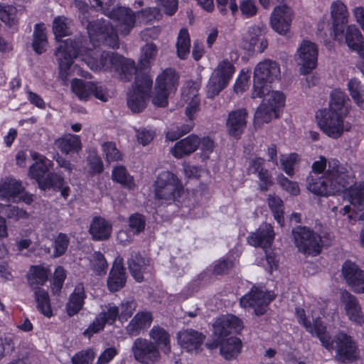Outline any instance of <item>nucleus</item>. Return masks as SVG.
<instances>
[{"instance_id":"f257e3e1","label":"nucleus","mask_w":364,"mask_h":364,"mask_svg":"<svg viewBox=\"0 0 364 364\" xmlns=\"http://www.w3.org/2000/svg\"><path fill=\"white\" fill-rule=\"evenodd\" d=\"M355 174L350 167L337 159L328 161L321 156L311 166V173L306 178L307 189L314 195L328 197L346 190V198L350 203L339 213L355 220L358 212L364 210V181L355 183Z\"/></svg>"},{"instance_id":"f03ea898","label":"nucleus","mask_w":364,"mask_h":364,"mask_svg":"<svg viewBox=\"0 0 364 364\" xmlns=\"http://www.w3.org/2000/svg\"><path fill=\"white\" fill-rule=\"evenodd\" d=\"M328 303L326 300L314 299L309 304L307 310L296 309V316L298 322L306 330L318 338L322 345L328 350L333 348V341L331 339L326 326L321 321L325 317Z\"/></svg>"},{"instance_id":"7ed1b4c3","label":"nucleus","mask_w":364,"mask_h":364,"mask_svg":"<svg viewBox=\"0 0 364 364\" xmlns=\"http://www.w3.org/2000/svg\"><path fill=\"white\" fill-rule=\"evenodd\" d=\"M85 60L91 70L115 72L122 82L130 81L134 75L136 78L138 75H146L137 71L134 60L113 52L103 51L99 57L87 56Z\"/></svg>"},{"instance_id":"20e7f679","label":"nucleus","mask_w":364,"mask_h":364,"mask_svg":"<svg viewBox=\"0 0 364 364\" xmlns=\"http://www.w3.org/2000/svg\"><path fill=\"white\" fill-rule=\"evenodd\" d=\"M281 68L279 64L273 60L265 59L258 63L253 73L252 98L264 97L269 91V85L279 80Z\"/></svg>"},{"instance_id":"39448f33","label":"nucleus","mask_w":364,"mask_h":364,"mask_svg":"<svg viewBox=\"0 0 364 364\" xmlns=\"http://www.w3.org/2000/svg\"><path fill=\"white\" fill-rule=\"evenodd\" d=\"M269 91L265 93V98L257 107L254 116V126L261 127L264 124L269 123L274 118L279 117L285 106L286 96L279 90Z\"/></svg>"},{"instance_id":"423d86ee","label":"nucleus","mask_w":364,"mask_h":364,"mask_svg":"<svg viewBox=\"0 0 364 364\" xmlns=\"http://www.w3.org/2000/svg\"><path fill=\"white\" fill-rule=\"evenodd\" d=\"M348 115L321 109L316 112V119L318 127L326 135L338 139L349 128L346 121Z\"/></svg>"},{"instance_id":"0eeeda50","label":"nucleus","mask_w":364,"mask_h":364,"mask_svg":"<svg viewBox=\"0 0 364 364\" xmlns=\"http://www.w3.org/2000/svg\"><path fill=\"white\" fill-rule=\"evenodd\" d=\"M153 85L148 75H138L135 78L133 90L127 94V106L134 113L141 112L146 107Z\"/></svg>"},{"instance_id":"6e6552de","label":"nucleus","mask_w":364,"mask_h":364,"mask_svg":"<svg viewBox=\"0 0 364 364\" xmlns=\"http://www.w3.org/2000/svg\"><path fill=\"white\" fill-rule=\"evenodd\" d=\"M318 46L308 40H303L299 45L294 58L299 72L302 75L311 73L318 65Z\"/></svg>"},{"instance_id":"1a4fd4ad","label":"nucleus","mask_w":364,"mask_h":364,"mask_svg":"<svg viewBox=\"0 0 364 364\" xmlns=\"http://www.w3.org/2000/svg\"><path fill=\"white\" fill-rule=\"evenodd\" d=\"M181 190L177 176L170 171L161 172L155 182V196L159 200H174Z\"/></svg>"},{"instance_id":"9d476101","label":"nucleus","mask_w":364,"mask_h":364,"mask_svg":"<svg viewBox=\"0 0 364 364\" xmlns=\"http://www.w3.org/2000/svg\"><path fill=\"white\" fill-rule=\"evenodd\" d=\"M294 242L299 250L311 255L321 251V238L309 228L297 227L292 230Z\"/></svg>"},{"instance_id":"9b49d317","label":"nucleus","mask_w":364,"mask_h":364,"mask_svg":"<svg viewBox=\"0 0 364 364\" xmlns=\"http://www.w3.org/2000/svg\"><path fill=\"white\" fill-rule=\"evenodd\" d=\"M205 346L228 359V316L223 315L218 318L213 324L211 339L205 343Z\"/></svg>"},{"instance_id":"f8f14e48","label":"nucleus","mask_w":364,"mask_h":364,"mask_svg":"<svg viewBox=\"0 0 364 364\" xmlns=\"http://www.w3.org/2000/svg\"><path fill=\"white\" fill-rule=\"evenodd\" d=\"M154 9L149 8L140 13L138 12L137 15H154ZM105 12L109 18L118 21L120 26V32L124 36L128 35L135 26L136 13L129 8L118 6L111 11L107 9Z\"/></svg>"},{"instance_id":"ddd939ff","label":"nucleus","mask_w":364,"mask_h":364,"mask_svg":"<svg viewBox=\"0 0 364 364\" xmlns=\"http://www.w3.org/2000/svg\"><path fill=\"white\" fill-rule=\"evenodd\" d=\"M275 294L271 291L253 287L250 291L240 299L242 306L252 307L257 315H262L267 311L269 303L275 298Z\"/></svg>"},{"instance_id":"4468645a","label":"nucleus","mask_w":364,"mask_h":364,"mask_svg":"<svg viewBox=\"0 0 364 364\" xmlns=\"http://www.w3.org/2000/svg\"><path fill=\"white\" fill-rule=\"evenodd\" d=\"M82 46L81 38H68L60 42L55 55L60 70L66 71L70 68Z\"/></svg>"},{"instance_id":"2eb2a0df","label":"nucleus","mask_w":364,"mask_h":364,"mask_svg":"<svg viewBox=\"0 0 364 364\" xmlns=\"http://www.w3.org/2000/svg\"><path fill=\"white\" fill-rule=\"evenodd\" d=\"M132 352L134 359L143 364H154L161 359V353L151 341L138 338L132 345Z\"/></svg>"},{"instance_id":"dca6fc26","label":"nucleus","mask_w":364,"mask_h":364,"mask_svg":"<svg viewBox=\"0 0 364 364\" xmlns=\"http://www.w3.org/2000/svg\"><path fill=\"white\" fill-rule=\"evenodd\" d=\"M73 92L80 99L87 100L90 95L102 102H107L109 95L107 90L100 83L73 79L71 82Z\"/></svg>"},{"instance_id":"f3484780","label":"nucleus","mask_w":364,"mask_h":364,"mask_svg":"<svg viewBox=\"0 0 364 364\" xmlns=\"http://www.w3.org/2000/svg\"><path fill=\"white\" fill-rule=\"evenodd\" d=\"M294 11L291 7L282 4L274 8L270 16L272 28L281 36H287L291 29Z\"/></svg>"},{"instance_id":"a211bd4d","label":"nucleus","mask_w":364,"mask_h":364,"mask_svg":"<svg viewBox=\"0 0 364 364\" xmlns=\"http://www.w3.org/2000/svg\"><path fill=\"white\" fill-rule=\"evenodd\" d=\"M334 342L336 348V360L342 363H351L357 358V346L350 336L339 333L335 336Z\"/></svg>"},{"instance_id":"6ab92c4d","label":"nucleus","mask_w":364,"mask_h":364,"mask_svg":"<svg viewBox=\"0 0 364 364\" xmlns=\"http://www.w3.org/2000/svg\"><path fill=\"white\" fill-rule=\"evenodd\" d=\"M341 272L346 282L354 292L364 293V272L355 262L346 261L342 266Z\"/></svg>"},{"instance_id":"aec40b11","label":"nucleus","mask_w":364,"mask_h":364,"mask_svg":"<svg viewBox=\"0 0 364 364\" xmlns=\"http://www.w3.org/2000/svg\"><path fill=\"white\" fill-rule=\"evenodd\" d=\"M332 19L333 33L336 41H341L340 36L343 33V26L348 23L349 13L346 5L341 1L332 2L330 6Z\"/></svg>"},{"instance_id":"412c9836","label":"nucleus","mask_w":364,"mask_h":364,"mask_svg":"<svg viewBox=\"0 0 364 364\" xmlns=\"http://www.w3.org/2000/svg\"><path fill=\"white\" fill-rule=\"evenodd\" d=\"M344 36V41L352 52L357 53L360 58L364 60V36L360 29L354 24H349L345 28L343 33L340 36L341 42Z\"/></svg>"},{"instance_id":"4be33fe9","label":"nucleus","mask_w":364,"mask_h":364,"mask_svg":"<svg viewBox=\"0 0 364 364\" xmlns=\"http://www.w3.org/2000/svg\"><path fill=\"white\" fill-rule=\"evenodd\" d=\"M228 82V60H224L212 73L206 86L207 95L213 98L218 95Z\"/></svg>"},{"instance_id":"5701e85b","label":"nucleus","mask_w":364,"mask_h":364,"mask_svg":"<svg viewBox=\"0 0 364 364\" xmlns=\"http://www.w3.org/2000/svg\"><path fill=\"white\" fill-rule=\"evenodd\" d=\"M118 316L119 317V307L109 304L107 311L100 313L84 331L83 335L88 338H91L94 333L103 330L106 323L112 324Z\"/></svg>"},{"instance_id":"b1692460","label":"nucleus","mask_w":364,"mask_h":364,"mask_svg":"<svg viewBox=\"0 0 364 364\" xmlns=\"http://www.w3.org/2000/svg\"><path fill=\"white\" fill-rule=\"evenodd\" d=\"M200 85L195 81L188 80L186 82L182 90V97L188 103L186 114L192 119V115L198 110L200 97L198 95Z\"/></svg>"},{"instance_id":"393cba45","label":"nucleus","mask_w":364,"mask_h":364,"mask_svg":"<svg viewBox=\"0 0 364 364\" xmlns=\"http://www.w3.org/2000/svg\"><path fill=\"white\" fill-rule=\"evenodd\" d=\"M340 299L344 306L345 314L348 318L355 323H363V317L361 307L356 297L346 290H341Z\"/></svg>"},{"instance_id":"a878e982","label":"nucleus","mask_w":364,"mask_h":364,"mask_svg":"<svg viewBox=\"0 0 364 364\" xmlns=\"http://www.w3.org/2000/svg\"><path fill=\"white\" fill-rule=\"evenodd\" d=\"M178 343L188 352H198L203 345L205 336L192 328L180 331L177 334Z\"/></svg>"},{"instance_id":"bb28decb","label":"nucleus","mask_w":364,"mask_h":364,"mask_svg":"<svg viewBox=\"0 0 364 364\" xmlns=\"http://www.w3.org/2000/svg\"><path fill=\"white\" fill-rule=\"evenodd\" d=\"M274 239L273 227L270 224L264 223L247 237V242L252 246L265 248L271 245Z\"/></svg>"},{"instance_id":"cd10ccee","label":"nucleus","mask_w":364,"mask_h":364,"mask_svg":"<svg viewBox=\"0 0 364 364\" xmlns=\"http://www.w3.org/2000/svg\"><path fill=\"white\" fill-rule=\"evenodd\" d=\"M126 272L122 258L116 259L111 268L107 278V287L111 292H116L123 288L126 284Z\"/></svg>"},{"instance_id":"c85d7f7f","label":"nucleus","mask_w":364,"mask_h":364,"mask_svg":"<svg viewBox=\"0 0 364 364\" xmlns=\"http://www.w3.org/2000/svg\"><path fill=\"white\" fill-rule=\"evenodd\" d=\"M264 160L260 157H255L249 161L248 173L256 175L260 181V189L267 190L272 185V178L267 169L264 168Z\"/></svg>"},{"instance_id":"c756f323","label":"nucleus","mask_w":364,"mask_h":364,"mask_svg":"<svg viewBox=\"0 0 364 364\" xmlns=\"http://www.w3.org/2000/svg\"><path fill=\"white\" fill-rule=\"evenodd\" d=\"M2 215L16 221L20 219H26L28 217L27 212L18 206L0 203V237L7 236L6 221Z\"/></svg>"},{"instance_id":"7c9ffc66","label":"nucleus","mask_w":364,"mask_h":364,"mask_svg":"<svg viewBox=\"0 0 364 364\" xmlns=\"http://www.w3.org/2000/svg\"><path fill=\"white\" fill-rule=\"evenodd\" d=\"M127 264L134 279L138 282L144 281V274L149 266V259L142 257L139 252L133 251L127 261Z\"/></svg>"},{"instance_id":"2f4dec72","label":"nucleus","mask_w":364,"mask_h":364,"mask_svg":"<svg viewBox=\"0 0 364 364\" xmlns=\"http://www.w3.org/2000/svg\"><path fill=\"white\" fill-rule=\"evenodd\" d=\"M23 190L21 181L16 178L7 177L0 180V197L8 201H14Z\"/></svg>"},{"instance_id":"473e14b6","label":"nucleus","mask_w":364,"mask_h":364,"mask_svg":"<svg viewBox=\"0 0 364 364\" xmlns=\"http://www.w3.org/2000/svg\"><path fill=\"white\" fill-rule=\"evenodd\" d=\"M153 316L150 312H138L127 326V333L130 336H138L141 331L151 326Z\"/></svg>"},{"instance_id":"72a5a7b5","label":"nucleus","mask_w":364,"mask_h":364,"mask_svg":"<svg viewBox=\"0 0 364 364\" xmlns=\"http://www.w3.org/2000/svg\"><path fill=\"white\" fill-rule=\"evenodd\" d=\"M199 144L200 139L196 135L191 134L176 142L171 152L175 157L181 159L193 153L199 147Z\"/></svg>"},{"instance_id":"f704fd0d","label":"nucleus","mask_w":364,"mask_h":364,"mask_svg":"<svg viewBox=\"0 0 364 364\" xmlns=\"http://www.w3.org/2000/svg\"><path fill=\"white\" fill-rule=\"evenodd\" d=\"M149 336L159 351L166 355L171 352L170 335L164 328L159 326H154L149 331Z\"/></svg>"},{"instance_id":"c9c22d12","label":"nucleus","mask_w":364,"mask_h":364,"mask_svg":"<svg viewBox=\"0 0 364 364\" xmlns=\"http://www.w3.org/2000/svg\"><path fill=\"white\" fill-rule=\"evenodd\" d=\"M349 99L346 94L340 89H336L331 94L329 106L326 108L334 112L348 114L350 112Z\"/></svg>"},{"instance_id":"e433bc0d","label":"nucleus","mask_w":364,"mask_h":364,"mask_svg":"<svg viewBox=\"0 0 364 364\" xmlns=\"http://www.w3.org/2000/svg\"><path fill=\"white\" fill-rule=\"evenodd\" d=\"M247 112L240 109L229 114V135L239 136L243 132L247 124Z\"/></svg>"},{"instance_id":"4c0bfd02","label":"nucleus","mask_w":364,"mask_h":364,"mask_svg":"<svg viewBox=\"0 0 364 364\" xmlns=\"http://www.w3.org/2000/svg\"><path fill=\"white\" fill-rule=\"evenodd\" d=\"M112 226L101 217H95L90 224L89 232L95 240H104L109 238Z\"/></svg>"},{"instance_id":"58836bf2","label":"nucleus","mask_w":364,"mask_h":364,"mask_svg":"<svg viewBox=\"0 0 364 364\" xmlns=\"http://www.w3.org/2000/svg\"><path fill=\"white\" fill-rule=\"evenodd\" d=\"M179 77L176 70L167 68L156 79V87L168 92H175L178 85Z\"/></svg>"},{"instance_id":"ea45409f","label":"nucleus","mask_w":364,"mask_h":364,"mask_svg":"<svg viewBox=\"0 0 364 364\" xmlns=\"http://www.w3.org/2000/svg\"><path fill=\"white\" fill-rule=\"evenodd\" d=\"M85 289L82 283H79L70 295L66 309L68 314L73 316L78 313L84 304Z\"/></svg>"},{"instance_id":"a19ab883","label":"nucleus","mask_w":364,"mask_h":364,"mask_svg":"<svg viewBox=\"0 0 364 364\" xmlns=\"http://www.w3.org/2000/svg\"><path fill=\"white\" fill-rule=\"evenodd\" d=\"M55 144L65 154L71 152H78L82 148L80 136L70 134L58 139L55 141Z\"/></svg>"},{"instance_id":"79ce46f5","label":"nucleus","mask_w":364,"mask_h":364,"mask_svg":"<svg viewBox=\"0 0 364 364\" xmlns=\"http://www.w3.org/2000/svg\"><path fill=\"white\" fill-rule=\"evenodd\" d=\"M33 291L38 311L46 316L50 317L53 314L48 291L39 287H33Z\"/></svg>"},{"instance_id":"37998d69","label":"nucleus","mask_w":364,"mask_h":364,"mask_svg":"<svg viewBox=\"0 0 364 364\" xmlns=\"http://www.w3.org/2000/svg\"><path fill=\"white\" fill-rule=\"evenodd\" d=\"M87 29L90 36H97L100 40L101 37L110 32L112 26L109 21L103 18L90 21L87 19Z\"/></svg>"},{"instance_id":"c03bdc74","label":"nucleus","mask_w":364,"mask_h":364,"mask_svg":"<svg viewBox=\"0 0 364 364\" xmlns=\"http://www.w3.org/2000/svg\"><path fill=\"white\" fill-rule=\"evenodd\" d=\"M72 25L73 23L71 19L64 16H59L55 17L53 21V31L55 38L58 41H60V38L71 35Z\"/></svg>"},{"instance_id":"a18cd8bd","label":"nucleus","mask_w":364,"mask_h":364,"mask_svg":"<svg viewBox=\"0 0 364 364\" xmlns=\"http://www.w3.org/2000/svg\"><path fill=\"white\" fill-rule=\"evenodd\" d=\"M348 90L354 102L362 109H364V85L357 78L349 80Z\"/></svg>"},{"instance_id":"49530a36","label":"nucleus","mask_w":364,"mask_h":364,"mask_svg":"<svg viewBox=\"0 0 364 364\" xmlns=\"http://www.w3.org/2000/svg\"><path fill=\"white\" fill-rule=\"evenodd\" d=\"M266 26L259 22L250 26L244 36V40L249 44L250 49L254 48L261 37L266 33Z\"/></svg>"},{"instance_id":"de8ad7c7","label":"nucleus","mask_w":364,"mask_h":364,"mask_svg":"<svg viewBox=\"0 0 364 364\" xmlns=\"http://www.w3.org/2000/svg\"><path fill=\"white\" fill-rule=\"evenodd\" d=\"M32 156L34 160H36V163L30 166L29 175L36 180L39 184L40 181H43L46 174L48 171V167L45 163L43 158H39L40 155L37 153L32 154Z\"/></svg>"},{"instance_id":"09e8293b","label":"nucleus","mask_w":364,"mask_h":364,"mask_svg":"<svg viewBox=\"0 0 364 364\" xmlns=\"http://www.w3.org/2000/svg\"><path fill=\"white\" fill-rule=\"evenodd\" d=\"M48 272L47 269L41 266H31L27 274L29 286L43 285L48 280Z\"/></svg>"},{"instance_id":"8fccbe9b","label":"nucleus","mask_w":364,"mask_h":364,"mask_svg":"<svg viewBox=\"0 0 364 364\" xmlns=\"http://www.w3.org/2000/svg\"><path fill=\"white\" fill-rule=\"evenodd\" d=\"M177 55L179 58L185 60L190 53L191 40L188 30L181 29L176 43Z\"/></svg>"},{"instance_id":"3c124183","label":"nucleus","mask_w":364,"mask_h":364,"mask_svg":"<svg viewBox=\"0 0 364 364\" xmlns=\"http://www.w3.org/2000/svg\"><path fill=\"white\" fill-rule=\"evenodd\" d=\"M47 44V38L43 24H36L33 32V41L32 43L34 51L40 55L46 51L45 46Z\"/></svg>"},{"instance_id":"603ef678","label":"nucleus","mask_w":364,"mask_h":364,"mask_svg":"<svg viewBox=\"0 0 364 364\" xmlns=\"http://www.w3.org/2000/svg\"><path fill=\"white\" fill-rule=\"evenodd\" d=\"M112 178L113 181L129 189L134 186L133 177L129 175L124 166H117L113 168Z\"/></svg>"},{"instance_id":"864d4df0","label":"nucleus","mask_w":364,"mask_h":364,"mask_svg":"<svg viewBox=\"0 0 364 364\" xmlns=\"http://www.w3.org/2000/svg\"><path fill=\"white\" fill-rule=\"evenodd\" d=\"M64 183L65 180L63 177L56 173L49 172L46 174L43 181H39L38 186L43 191L50 188L60 190L64 186Z\"/></svg>"},{"instance_id":"5fc2aeb1","label":"nucleus","mask_w":364,"mask_h":364,"mask_svg":"<svg viewBox=\"0 0 364 364\" xmlns=\"http://www.w3.org/2000/svg\"><path fill=\"white\" fill-rule=\"evenodd\" d=\"M268 205L272 213L274 215V219L277 221V223L283 226L284 225V208H283V201L282 200L275 196H270L268 198Z\"/></svg>"},{"instance_id":"6e6d98bb","label":"nucleus","mask_w":364,"mask_h":364,"mask_svg":"<svg viewBox=\"0 0 364 364\" xmlns=\"http://www.w3.org/2000/svg\"><path fill=\"white\" fill-rule=\"evenodd\" d=\"M91 268L97 275L105 274L108 264L100 252H95L90 259Z\"/></svg>"},{"instance_id":"4d7b16f0","label":"nucleus","mask_w":364,"mask_h":364,"mask_svg":"<svg viewBox=\"0 0 364 364\" xmlns=\"http://www.w3.org/2000/svg\"><path fill=\"white\" fill-rule=\"evenodd\" d=\"M299 157L296 154H284L280 157V164L282 170L289 176L294 174V168L298 163Z\"/></svg>"},{"instance_id":"13d9d810","label":"nucleus","mask_w":364,"mask_h":364,"mask_svg":"<svg viewBox=\"0 0 364 364\" xmlns=\"http://www.w3.org/2000/svg\"><path fill=\"white\" fill-rule=\"evenodd\" d=\"M157 54V49L155 44L151 43L146 44L141 49L140 61L144 67H146L154 60Z\"/></svg>"},{"instance_id":"bf43d9fd","label":"nucleus","mask_w":364,"mask_h":364,"mask_svg":"<svg viewBox=\"0 0 364 364\" xmlns=\"http://www.w3.org/2000/svg\"><path fill=\"white\" fill-rule=\"evenodd\" d=\"M239 7L241 14L247 18L255 16L258 11L255 0H241Z\"/></svg>"},{"instance_id":"052dcab7","label":"nucleus","mask_w":364,"mask_h":364,"mask_svg":"<svg viewBox=\"0 0 364 364\" xmlns=\"http://www.w3.org/2000/svg\"><path fill=\"white\" fill-rule=\"evenodd\" d=\"M277 182L282 188L291 196H297L300 193V188L296 182L291 181L283 175L277 177Z\"/></svg>"},{"instance_id":"680f3d73","label":"nucleus","mask_w":364,"mask_h":364,"mask_svg":"<svg viewBox=\"0 0 364 364\" xmlns=\"http://www.w3.org/2000/svg\"><path fill=\"white\" fill-rule=\"evenodd\" d=\"M69 245L67 235L60 233L54 242V257H58L64 255Z\"/></svg>"},{"instance_id":"e2e57ef3","label":"nucleus","mask_w":364,"mask_h":364,"mask_svg":"<svg viewBox=\"0 0 364 364\" xmlns=\"http://www.w3.org/2000/svg\"><path fill=\"white\" fill-rule=\"evenodd\" d=\"M145 223L144 217L139 213L132 215L129 219V228L135 234H139L144 231Z\"/></svg>"},{"instance_id":"0e129e2a","label":"nucleus","mask_w":364,"mask_h":364,"mask_svg":"<svg viewBox=\"0 0 364 364\" xmlns=\"http://www.w3.org/2000/svg\"><path fill=\"white\" fill-rule=\"evenodd\" d=\"M102 149L108 162L116 161L122 159L121 153L113 142H105L102 144Z\"/></svg>"},{"instance_id":"69168bd1","label":"nucleus","mask_w":364,"mask_h":364,"mask_svg":"<svg viewBox=\"0 0 364 364\" xmlns=\"http://www.w3.org/2000/svg\"><path fill=\"white\" fill-rule=\"evenodd\" d=\"M250 71L242 70L235 85L234 90L237 93H242L249 87Z\"/></svg>"},{"instance_id":"338daca9","label":"nucleus","mask_w":364,"mask_h":364,"mask_svg":"<svg viewBox=\"0 0 364 364\" xmlns=\"http://www.w3.org/2000/svg\"><path fill=\"white\" fill-rule=\"evenodd\" d=\"M95 353L92 349H87L77 353L72 358L73 364H92Z\"/></svg>"},{"instance_id":"774afa93","label":"nucleus","mask_w":364,"mask_h":364,"mask_svg":"<svg viewBox=\"0 0 364 364\" xmlns=\"http://www.w3.org/2000/svg\"><path fill=\"white\" fill-rule=\"evenodd\" d=\"M65 277V272L63 267L60 266L58 267L54 272L53 280L52 283V289L53 292H58L60 291Z\"/></svg>"}]
</instances>
